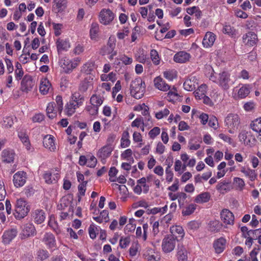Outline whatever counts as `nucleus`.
<instances>
[{
    "label": "nucleus",
    "instance_id": "2f4dec72",
    "mask_svg": "<svg viewBox=\"0 0 261 261\" xmlns=\"http://www.w3.org/2000/svg\"><path fill=\"white\" fill-rule=\"evenodd\" d=\"M198 80L195 76H191L188 77L184 83V88L186 90L192 91L195 89L197 84H198Z\"/></svg>",
    "mask_w": 261,
    "mask_h": 261
},
{
    "label": "nucleus",
    "instance_id": "393cba45",
    "mask_svg": "<svg viewBox=\"0 0 261 261\" xmlns=\"http://www.w3.org/2000/svg\"><path fill=\"white\" fill-rule=\"evenodd\" d=\"M191 57L190 53L186 52V51H179V52L175 54L173 60L175 62L183 64V63L189 61Z\"/></svg>",
    "mask_w": 261,
    "mask_h": 261
},
{
    "label": "nucleus",
    "instance_id": "e433bc0d",
    "mask_svg": "<svg viewBox=\"0 0 261 261\" xmlns=\"http://www.w3.org/2000/svg\"><path fill=\"white\" fill-rule=\"evenodd\" d=\"M208 87L205 84H202V85L199 86L198 88L195 90L194 94L196 98L200 99L204 97L205 94L207 91Z\"/></svg>",
    "mask_w": 261,
    "mask_h": 261
},
{
    "label": "nucleus",
    "instance_id": "79ce46f5",
    "mask_svg": "<svg viewBox=\"0 0 261 261\" xmlns=\"http://www.w3.org/2000/svg\"><path fill=\"white\" fill-rule=\"evenodd\" d=\"M130 145V140L129 139V134L127 130H125L122 134L120 140V146L122 148L128 147Z\"/></svg>",
    "mask_w": 261,
    "mask_h": 261
},
{
    "label": "nucleus",
    "instance_id": "4be33fe9",
    "mask_svg": "<svg viewBox=\"0 0 261 261\" xmlns=\"http://www.w3.org/2000/svg\"><path fill=\"white\" fill-rule=\"evenodd\" d=\"M60 177L59 171L51 170L46 171L43 174V178L47 184H53L56 182Z\"/></svg>",
    "mask_w": 261,
    "mask_h": 261
},
{
    "label": "nucleus",
    "instance_id": "6e6552de",
    "mask_svg": "<svg viewBox=\"0 0 261 261\" xmlns=\"http://www.w3.org/2000/svg\"><path fill=\"white\" fill-rule=\"evenodd\" d=\"M21 231L19 237L21 239H27L29 237H33L36 233V229L33 223L28 222L23 224L21 227Z\"/></svg>",
    "mask_w": 261,
    "mask_h": 261
},
{
    "label": "nucleus",
    "instance_id": "a18cd8bd",
    "mask_svg": "<svg viewBox=\"0 0 261 261\" xmlns=\"http://www.w3.org/2000/svg\"><path fill=\"white\" fill-rule=\"evenodd\" d=\"M76 108L75 104L73 101V98L71 96V99L65 106V113L68 116H71L75 112Z\"/></svg>",
    "mask_w": 261,
    "mask_h": 261
},
{
    "label": "nucleus",
    "instance_id": "680f3d73",
    "mask_svg": "<svg viewBox=\"0 0 261 261\" xmlns=\"http://www.w3.org/2000/svg\"><path fill=\"white\" fill-rule=\"evenodd\" d=\"M150 54L151 60L153 64L155 65L159 64L161 59L157 51L155 50V49H151Z\"/></svg>",
    "mask_w": 261,
    "mask_h": 261
},
{
    "label": "nucleus",
    "instance_id": "c9c22d12",
    "mask_svg": "<svg viewBox=\"0 0 261 261\" xmlns=\"http://www.w3.org/2000/svg\"><path fill=\"white\" fill-rule=\"evenodd\" d=\"M226 239L224 238H220L214 242V247L215 251L217 253H221L224 250L226 246Z\"/></svg>",
    "mask_w": 261,
    "mask_h": 261
},
{
    "label": "nucleus",
    "instance_id": "423d86ee",
    "mask_svg": "<svg viewBox=\"0 0 261 261\" xmlns=\"http://www.w3.org/2000/svg\"><path fill=\"white\" fill-rule=\"evenodd\" d=\"M176 245V239L172 234L166 236L161 243V249L165 253H169L174 250Z\"/></svg>",
    "mask_w": 261,
    "mask_h": 261
},
{
    "label": "nucleus",
    "instance_id": "ea45409f",
    "mask_svg": "<svg viewBox=\"0 0 261 261\" xmlns=\"http://www.w3.org/2000/svg\"><path fill=\"white\" fill-rule=\"evenodd\" d=\"M18 137L20 140L23 143V144L25 146L26 149L27 150H31V145L30 144V140L29 139V137L27 135L25 132H18Z\"/></svg>",
    "mask_w": 261,
    "mask_h": 261
},
{
    "label": "nucleus",
    "instance_id": "f03ea898",
    "mask_svg": "<svg viewBox=\"0 0 261 261\" xmlns=\"http://www.w3.org/2000/svg\"><path fill=\"white\" fill-rule=\"evenodd\" d=\"M241 119L236 113H229L224 118V125L230 134H234L239 129Z\"/></svg>",
    "mask_w": 261,
    "mask_h": 261
},
{
    "label": "nucleus",
    "instance_id": "0eeeda50",
    "mask_svg": "<svg viewBox=\"0 0 261 261\" xmlns=\"http://www.w3.org/2000/svg\"><path fill=\"white\" fill-rule=\"evenodd\" d=\"M115 16L114 12L111 9H102L98 16L99 22L103 25H109L113 21Z\"/></svg>",
    "mask_w": 261,
    "mask_h": 261
},
{
    "label": "nucleus",
    "instance_id": "e2e57ef3",
    "mask_svg": "<svg viewBox=\"0 0 261 261\" xmlns=\"http://www.w3.org/2000/svg\"><path fill=\"white\" fill-rule=\"evenodd\" d=\"M172 166L171 163L168 164V167L166 169V179L167 182H170L173 180L174 174L171 171L170 167Z\"/></svg>",
    "mask_w": 261,
    "mask_h": 261
},
{
    "label": "nucleus",
    "instance_id": "1a4fd4ad",
    "mask_svg": "<svg viewBox=\"0 0 261 261\" xmlns=\"http://www.w3.org/2000/svg\"><path fill=\"white\" fill-rule=\"evenodd\" d=\"M250 86L249 85H243L238 86L233 88L232 96L234 98H245L249 95L250 92Z\"/></svg>",
    "mask_w": 261,
    "mask_h": 261
},
{
    "label": "nucleus",
    "instance_id": "c03bdc74",
    "mask_svg": "<svg viewBox=\"0 0 261 261\" xmlns=\"http://www.w3.org/2000/svg\"><path fill=\"white\" fill-rule=\"evenodd\" d=\"M48 225L53 229V230H54V231H55L57 234H60V233H61V230L58 225L56 218L54 216H53V215L49 217Z\"/></svg>",
    "mask_w": 261,
    "mask_h": 261
},
{
    "label": "nucleus",
    "instance_id": "a878e982",
    "mask_svg": "<svg viewBox=\"0 0 261 261\" xmlns=\"http://www.w3.org/2000/svg\"><path fill=\"white\" fill-rule=\"evenodd\" d=\"M2 160L3 162L6 163H11L13 162L15 159V151L13 149H6L2 152Z\"/></svg>",
    "mask_w": 261,
    "mask_h": 261
},
{
    "label": "nucleus",
    "instance_id": "864d4df0",
    "mask_svg": "<svg viewBox=\"0 0 261 261\" xmlns=\"http://www.w3.org/2000/svg\"><path fill=\"white\" fill-rule=\"evenodd\" d=\"M120 157L124 160L128 161L130 162H134V159L133 158V151L131 149H125L123 152L121 153Z\"/></svg>",
    "mask_w": 261,
    "mask_h": 261
},
{
    "label": "nucleus",
    "instance_id": "412c9836",
    "mask_svg": "<svg viewBox=\"0 0 261 261\" xmlns=\"http://www.w3.org/2000/svg\"><path fill=\"white\" fill-rule=\"evenodd\" d=\"M216 39V35L211 31H207L202 39V46L204 48H210L213 46Z\"/></svg>",
    "mask_w": 261,
    "mask_h": 261
},
{
    "label": "nucleus",
    "instance_id": "ddd939ff",
    "mask_svg": "<svg viewBox=\"0 0 261 261\" xmlns=\"http://www.w3.org/2000/svg\"><path fill=\"white\" fill-rule=\"evenodd\" d=\"M147 120L148 122L146 123L144 122V121L142 117L135 118V119L132 121L131 125L133 127L140 128L142 131H144L146 126H150L153 124V121L150 115L148 116Z\"/></svg>",
    "mask_w": 261,
    "mask_h": 261
},
{
    "label": "nucleus",
    "instance_id": "f8f14e48",
    "mask_svg": "<svg viewBox=\"0 0 261 261\" xmlns=\"http://www.w3.org/2000/svg\"><path fill=\"white\" fill-rule=\"evenodd\" d=\"M244 43L247 46H254L257 44L258 37L256 33L253 31H248L242 36Z\"/></svg>",
    "mask_w": 261,
    "mask_h": 261
},
{
    "label": "nucleus",
    "instance_id": "9d476101",
    "mask_svg": "<svg viewBox=\"0 0 261 261\" xmlns=\"http://www.w3.org/2000/svg\"><path fill=\"white\" fill-rule=\"evenodd\" d=\"M239 141L243 143L244 144L246 145H249L251 146L255 144L256 142V139L252 135V132H247V130H242L239 134Z\"/></svg>",
    "mask_w": 261,
    "mask_h": 261
},
{
    "label": "nucleus",
    "instance_id": "49530a36",
    "mask_svg": "<svg viewBox=\"0 0 261 261\" xmlns=\"http://www.w3.org/2000/svg\"><path fill=\"white\" fill-rule=\"evenodd\" d=\"M47 115L49 118H56L57 113L54 102H49L46 107Z\"/></svg>",
    "mask_w": 261,
    "mask_h": 261
},
{
    "label": "nucleus",
    "instance_id": "4d7b16f0",
    "mask_svg": "<svg viewBox=\"0 0 261 261\" xmlns=\"http://www.w3.org/2000/svg\"><path fill=\"white\" fill-rule=\"evenodd\" d=\"M164 76L168 81H173L177 76V72L174 69L166 70L163 72Z\"/></svg>",
    "mask_w": 261,
    "mask_h": 261
},
{
    "label": "nucleus",
    "instance_id": "20e7f679",
    "mask_svg": "<svg viewBox=\"0 0 261 261\" xmlns=\"http://www.w3.org/2000/svg\"><path fill=\"white\" fill-rule=\"evenodd\" d=\"M213 82L217 83L222 89H228L234 82L230 79V74L228 71H222L216 74V77H212Z\"/></svg>",
    "mask_w": 261,
    "mask_h": 261
},
{
    "label": "nucleus",
    "instance_id": "0e129e2a",
    "mask_svg": "<svg viewBox=\"0 0 261 261\" xmlns=\"http://www.w3.org/2000/svg\"><path fill=\"white\" fill-rule=\"evenodd\" d=\"M87 166L90 168H94L97 163V160L94 155H89L87 156Z\"/></svg>",
    "mask_w": 261,
    "mask_h": 261
},
{
    "label": "nucleus",
    "instance_id": "c85d7f7f",
    "mask_svg": "<svg viewBox=\"0 0 261 261\" xmlns=\"http://www.w3.org/2000/svg\"><path fill=\"white\" fill-rule=\"evenodd\" d=\"M240 172L242 173L246 177H248L249 180L254 181L257 178V173L256 171L254 169H251L250 168L246 167V166H240Z\"/></svg>",
    "mask_w": 261,
    "mask_h": 261
},
{
    "label": "nucleus",
    "instance_id": "dca6fc26",
    "mask_svg": "<svg viewBox=\"0 0 261 261\" xmlns=\"http://www.w3.org/2000/svg\"><path fill=\"white\" fill-rule=\"evenodd\" d=\"M27 174L23 171H18L13 176V184L15 187H21L24 185L27 179Z\"/></svg>",
    "mask_w": 261,
    "mask_h": 261
},
{
    "label": "nucleus",
    "instance_id": "bf43d9fd",
    "mask_svg": "<svg viewBox=\"0 0 261 261\" xmlns=\"http://www.w3.org/2000/svg\"><path fill=\"white\" fill-rule=\"evenodd\" d=\"M170 113V110H168V109L165 108L160 111L155 112V116L156 118L160 120V119L164 118H166V117H167V116L169 115Z\"/></svg>",
    "mask_w": 261,
    "mask_h": 261
},
{
    "label": "nucleus",
    "instance_id": "774afa93",
    "mask_svg": "<svg viewBox=\"0 0 261 261\" xmlns=\"http://www.w3.org/2000/svg\"><path fill=\"white\" fill-rule=\"evenodd\" d=\"M135 57L139 62L144 63L146 60V55H145L143 49H139L138 52L136 53Z\"/></svg>",
    "mask_w": 261,
    "mask_h": 261
},
{
    "label": "nucleus",
    "instance_id": "39448f33",
    "mask_svg": "<svg viewBox=\"0 0 261 261\" xmlns=\"http://www.w3.org/2000/svg\"><path fill=\"white\" fill-rule=\"evenodd\" d=\"M81 62L79 57L70 59L69 58H62L59 61V65L65 73H71L74 68L77 67Z\"/></svg>",
    "mask_w": 261,
    "mask_h": 261
},
{
    "label": "nucleus",
    "instance_id": "f704fd0d",
    "mask_svg": "<svg viewBox=\"0 0 261 261\" xmlns=\"http://www.w3.org/2000/svg\"><path fill=\"white\" fill-rule=\"evenodd\" d=\"M143 256L147 261H160V257L156 254L153 249H147L145 250Z\"/></svg>",
    "mask_w": 261,
    "mask_h": 261
},
{
    "label": "nucleus",
    "instance_id": "8fccbe9b",
    "mask_svg": "<svg viewBox=\"0 0 261 261\" xmlns=\"http://www.w3.org/2000/svg\"><path fill=\"white\" fill-rule=\"evenodd\" d=\"M99 227L95 225V224L92 223L90 224L88 228V232L91 239H95V238H96L99 231Z\"/></svg>",
    "mask_w": 261,
    "mask_h": 261
},
{
    "label": "nucleus",
    "instance_id": "2eb2a0df",
    "mask_svg": "<svg viewBox=\"0 0 261 261\" xmlns=\"http://www.w3.org/2000/svg\"><path fill=\"white\" fill-rule=\"evenodd\" d=\"M221 221L226 225H233L234 221V216L232 212L228 209H223L220 213Z\"/></svg>",
    "mask_w": 261,
    "mask_h": 261
},
{
    "label": "nucleus",
    "instance_id": "5701e85b",
    "mask_svg": "<svg viewBox=\"0 0 261 261\" xmlns=\"http://www.w3.org/2000/svg\"><path fill=\"white\" fill-rule=\"evenodd\" d=\"M56 46L58 53L68 51L71 46V43L69 39L59 38L56 41Z\"/></svg>",
    "mask_w": 261,
    "mask_h": 261
},
{
    "label": "nucleus",
    "instance_id": "7ed1b4c3",
    "mask_svg": "<svg viewBox=\"0 0 261 261\" xmlns=\"http://www.w3.org/2000/svg\"><path fill=\"white\" fill-rule=\"evenodd\" d=\"M31 207L24 198L17 199L15 203L14 215L18 219L24 218L30 211Z\"/></svg>",
    "mask_w": 261,
    "mask_h": 261
},
{
    "label": "nucleus",
    "instance_id": "13d9d810",
    "mask_svg": "<svg viewBox=\"0 0 261 261\" xmlns=\"http://www.w3.org/2000/svg\"><path fill=\"white\" fill-rule=\"evenodd\" d=\"M205 74L206 76L209 78V79L213 81V77H216V74L215 73L214 70L212 66L210 65H206L205 66Z\"/></svg>",
    "mask_w": 261,
    "mask_h": 261
},
{
    "label": "nucleus",
    "instance_id": "338daca9",
    "mask_svg": "<svg viewBox=\"0 0 261 261\" xmlns=\"http://www.w3.org/2000/svg\"><path fill=\"white\" fill-rule=\"evenodd\" d=\"M51 24L56 36H60L62 33V30L63 28V23L52 22Z\"/></svg>",
    "mask_w": 261,
    "mask_h": 261
},
{
    "label": "nucleus",
    "instance_id": "a211bd4d",
    "mask_svg": "<svg viewBox=\"0 0 261 261\" xmlns=\"http://www.w3.org/2000/svg\"><path fill=\"white\" fill-rule=\"evenodd\" d=\"M190 254V252L187 247L183 244H180L177 246L176 256L178 261H187Z\"/></svg>",
    "mask_w": 261,
    "mask_h": 261
},
{
    "label": "nucleus",
    "instance_id": "bb28decb",
    "mask_svg": "<svg viewBox=\"0 0 261 261\" xmlns=\"http://www.w3.org/2000/svg\"><path fill=\"white\" fill-rule=\"evenodd\" d=\"M52 90V85L46 77H43L40 80L39 91L43 95L48 93Z\"/></svg>",
    "mask_w": 261,
    "mask_h": 261
},
{
    "label": "nucleus",
    "instance_id": "c756f323",
    "mask_svg": "<svg viewBox=\"0 0 261 261\" xmlns=\"http://www.w3.org/2000/svg\"><path fill=\"white\" fill-rule=\"evenodd\" d=\"M17 233L18 231L15 228L5 231L3 234V242L6 244L10 243L17 236Z\"/></svg>",
    "mask_w": 261,
    "mask_h": 261
},
{
    "label": "nucleus",
    "instance_id": "4c0bfd02",
    "mask_svg": "<svg viewBox=\"0 0 261 261\" xmlns=\"http://www.w3.org/2000/svg\"><path fill=\"white\" fill-rule=\"evenodd\" d=\"M71 97L76 109L82 106L85 99L83 95L80 94V93H77V92H75L72 94Z\"/></svg>",
    "mask_w": 261,
    "mask_h": 261
},
{
    "label": "nucleus",
    "instance_id": "6ab92c4d",
    "mask_svg": "<svg viewBox=\"0 0 261 261\" xmlns=\"http://www.w3.org/2000/svg\"><path fill=\"white\" fill-rule=\"evenodd\" d=\"M42 241L48 249H55L57 247L56 238L52 233H45L42 238Z\"/></svg>",
    "mask_w": 261,
    "mask_h": 261
},
{
    "label": "nucleus",
    "instance_id": "cd10ccee",
    "mask_svg": "<svg viewBox=\"0 0 261 261\" xmlns=\"http://www.w3.org/2000/svg\"><path fill=\"white\" fill-rule=\"evenodd\" d=\"M170 231L173 236L176 239V240L179 239V238L183 239L185 235V231L180 225H173V226L170 227Z\"/></svg>",
    "mask_w": 261,
    "mask_h": 261
},
{
    "label": "nucleus",
    "instance_id": "37998d69",
    "mask_svg": "<svg viewBox=\"0 0 261 261\" xmlns=\"http://www.w3.org/2000/svg\"><path fill=\"white\" fill-rule=\"evenodd\" d=\"M103 102V98L99 95H92L90 98V103L92 106L96 108L98 112V108Z\"/></svg>",
    "mask_w": 261,
    "mask_h": 261
},
{
    "label": "nucleus",
    "instance_id": "72a5a7b5",
    "mask_svg": "<svg viewBox=\"0 0 261 261\" xmlns=\"http://www.w3.org/2000/svg\"><path fill=\"white\" fill-rule=\"evenodd\" d=\"M116 45V39L114 37H110L109 38L108 42L106 46L101 49V53L103 55L106 54L110 53L111 51H113Z\"/></svg>",
    "mask_w": 261,
    "mask_h": 261
},
{
    "label": "nucleus",
    "instance_id": "aec40b11",
    "mask_svg": "<svg viewBox=\"0 0 261 261\" xmlns=\"http://www.w3.org/2000/svg\"><path fill=\"white\" fill-rule=\"evenodd\" d=\"M153 83L155 88L163 92H166L170 89L168 84L166 83L165 81L161 76H157V77H154Z\"/></svg>",
    "mask_w": 261,
    "mask_h": 261
},
{
    "label": "nucleus",
    "instance_id": "4468645a",
    "mask_svg": "<svg viewBox=\"0 0 261 261\" xmlns=\"http://www.w3.org/2000/svg\"><path fill=\"white\" fill-rule=\"evenodd\" d=\"M114 148V145L107 144L97 151V156L101 161H105L112 154Z\"/></svg>",
    "mask_w": 261,
    "mask_h": 261
},
{
    "label": "nucleus",
    "instance_id": "603ef678",
    "mask_svg": "<svg viewBox=\"0 0 261 261\" xmlns=\"http://www.w3.org/2000/svg\"><path fill=\"white\" fill-rule=\"evenodd\" d=\"M117 79L116 74L115 72L108 73L107 74H102L100 75V80L102 81H111L112 83L115 82Z\"/></svg>",
    "mask_w": 261,
    "mask_h": 261
},
{
    "label": "nucleus",
    "instance_id": "f3484780",
    "mask_svg": "<svg viewBox=\"0 0 261 261\" xmlns=\"http://www.w3.org/2000/svg\"><path fill=\"white\" fill-rule=\"evenodd\" d=\"M53 9L57 14L65 12L68 6V0H53Z\"/></svg>",
    "mask_w": 261,
    "mask_h": 261
},
{
    "label": "nucleus",
    "instance_id": "052dcab7",
    "mask_svg": "<svg viewBox=\"0 0 261 261\" xmlns=\"http://www.w3.org/2000/svg\"><path fill=\"white\" fill-rule=\"evenodd\" d=\"M133 139L135 143H138L139 147L143 144L142 135L138 132H135L133 134Z\"/></svg>",
    "mask_w": 261,
    "mask_h": 261
},
{
    "label": "nucleus",
    "instance_id": "5fc2aeb1",
    "mask_svg": "<svg viewBox=\"0 0 261 261\" xmlns=\"http://www.w3.org/2000/svg\"><path fill=\"white\" fill-rule=\"evenodd\" d=\"M186 168V165L183 164L181 160H176L175 161L174 169L179 174H182Z\"/></svg>",
    "mask_w": 261,
    "mask_h": 261
},
{
    "label": "nucleus",
    "instance_id": "b1692460",
    "mask_svg": "<svg viewBox=\"0 0 261 261\" xmlns=\"http://www.w3.org/2000/svg\"><path fill=\"white\" fill-rule=\"evenodd\" d=\"M43 144L44 147L49 150V151H54L57 149L55 139L51 135H47L44 136L43 140Z\"/></svg>",
    "mask_w": 261,
    "mask_h": 261
},
{
    "label": "nucleus",
    "instance_id": "473e14b6",
    "mask_svg": "<svg viewBox=\"0 0 261 261\" xmlns=\"http://www.w3.org/2000/svg\"><path fill=\"white\" fill-rule=\"evenodd\" d=\"M32 216L35 222L41 224L46 218L45 213L42 210H35L32 212Z\"/></svg>",
    "mask_w": 261,
    "mask_h": 261
},
{
    "label": "nucleus",
    "instance_id": "58836bf2",
    "mask_svg": "<svg viewBox=\"0 0 261 261\" xmlns=\"http://www.w3.org/2000/svg\"><path fill=\"white\" fill-rule=\"evenodd\" d=\"M250 126L252 130L255 132L258 133V139L261 140V117L256 118L250 123Z\"/></svg>",
    "mask_w": 261,
    "mask_h": 261
},
{
    "label": "nucleus",
    "instance_id": "6e6d98bb",
    "mask_svg": "<svg viewBox=\"0 0 261 261\" xmlns=\"http://www.w3.org/2000/svg\"><path fill=\"white\" fill-rule=\"evenodd\" d=\"M95 68V65L94 62H88L84 64L82 70L84 72V73L89 74V73H91V72L93 71Z\"/></svg>",
    "mask_w": 261,
    "mask_h": 261
},
{
    "label": "nucleus",
    "instance_id": "a19ab883",
    "mask_svg": "<svg viewBox=\"0 0 261 261\" xmlns=\"http://www.w3.org/2000/svg\"><path fill=\"white\" fill-rule=\"evenodd\" d=\"M93 219L98 223L107 222L109 220V212L108 210H102L99 216H93Z\"/></svg>",
    "mask_w": 261,
    "mask_h": 261
},
{
    "label": "nucleus",
    "instance_id": "9b49d317",
    "mask_svg": "<svg viewBox=\"0 0 261 261\" xmlns=\"http://www.w3.org/2000/svg\"><path fill=\"white\" fill-rule=\"evenodd\" d=\"M35 85V82L32 77L30 75H25L20 83V90L24 93H28L32 90Z\"/></svg>",
    "mask_w": 261,
    "mask_h": 261
},
{
    "label": "nucleus",
    "instance_id": "3c124183",
    "mask_svg": "<svg viewBox=\"0 0 261 261\" xmlns=\"http://www.w3.org/2000/svg\"><path fill=\"white\" fill-rule=\"evenodd\" d=\"M233 184L235 186L237 189L239 190H243L246 185L244 180L239 177H233Z\"/></svg>",
    "mask_w": 261,
    "mask_h": 261
},
{
    "label": "nucleus",
    "instance_id": "f257e3e1",
    "mask_svg": "<svg viewBox=\"0 0 261 261\" xmlns=\"http://www.w3.org/2000/svg\"><path fill=\"white\" fill-rule=\"evenodd\" d=\"M145 82L141 79L138 77L133 80L130 86V92L132 96L135 98H139L143 97L146 90Z\"/></svg>",
    "mask_w": 261,
    "mask_h": 261
},
{
    "label": "nucleus",
    "instance_id": "de8ad7c7",
    "mask_svg": "<svg viewBox=\"0 0 261 261\" xmlns=\"http://www.w3.org/2000/svg\"><path fill=\"white\" fill-rule=\"evenodd\" d=\"M210 199V195L209 193H201L195 198V202H197V203H203V202H208Z\"/></svg>",
    "mask_w": 261,
    "mask_h": 261
},
{
    "label": "nucleus",
    "instance_id": "7c9ffc66",
    "mask_svg": "<svg viewBox=\"0 0 261 261\" xmlns=\"http://www.w3.org/2000/svg\"><path fill=\"white\" fill-rule=\"evenodd\" d=\"M99 33V25L98 23L92 22L90 24L89 36L92 40H98Z\"/></svg>",
    "mask_w": 261,
    "mask_h": 261
},
{
    "label": "nucleus",
    "instance_id": "69168bd1",
    "mask_svg": "<svg viewBox=\"0 0 261 261\" xmlns=\"http://www.w3.org/2000/svg\"><path fill=\"white\" fill-rule=\"evenodd\" d=\"M196 208V205L194 203H191L188 206L186 207L185 210L182 211V214L184 215H189L194 212Z\"/></svg>",
    "mask_w": 261,
    "mask_h": 261
},
{
    "label": "nucleus",
    "instance_id": "09e8293b",
    "mask_svg": "<svg viewBox=\"0 0 261 261\" xmlns=\"http://www.w3.org/2000/svg\"><path fill=\"white\" fill-rule=\"evenodd\" d=\"M16 119L17 118L14 117V116H6L4 118L2 122V125L3 127L10 128L13 125Z\"/></svg>",
    "mask_w": 261,
    "mask_h": 261
}]
</instances>
